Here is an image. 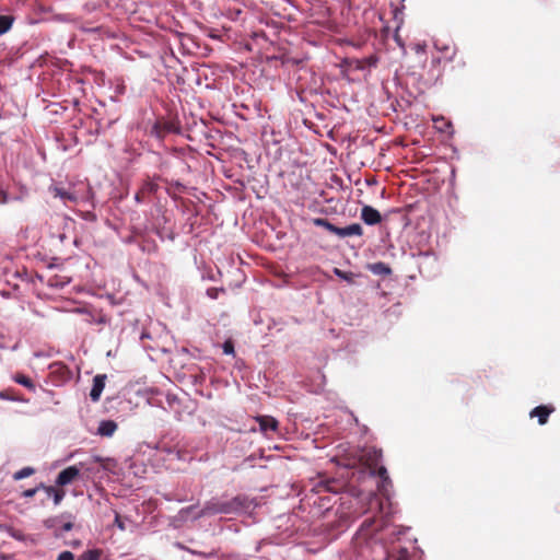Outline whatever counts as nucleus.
Masks as SVG:
<instances>
[{
	"label": "nucleus",
	"mask_w": 560,
	"mask_h": 560,
	"mask_svg": "<svg viewBox=\"0 0 560 560\" xmlns=\"http://www.w3.org/2000/svg\"><path fill=\"white\" fill-rule=\"evenodd\" d=\"M242 508L237 498L230 501L211 500L197 514V517L213 515V514H231L240 511Z\"/></svg>",
	"instance_id": "1"
},
{
	"label": "nucleus",
	"mask_w": 560,
	"mask_h": 560,
	"mask_svg": "<svg viewBox=\"0 0 560 560\" xmlns=\"http://www.w3.org/2000/svg\"><path fill=\"white\" fill-rule=\"evenodd\" d=\"M326 230L339 237H348L353 235L361 236L363 233L362 226L358 223L350 224L346 228H338L332 223H329V226H327Z\"/></svg>",
	"instance_id": "2"
},
{
	"label": "nucleus",
	"mask_w": 560,
	"mask_h": 560,
	"mask_svg": "<svg viewBox=\"0 0 560 560\" xmlns=\"http://www.w3.org/2000/svg\"><path fill=\"white\" fill-rule=\"evenodd\" d=\"M382 451L377 450L375 447L365 448L362 452L361 460L369 467V468H376L381 462H382Z\"/></svg>",
	"instance_id": "3"
},
{
	"label": "nucleus",
	"mask_w": 560,
	"mask_h": 560,
	"mask_svg": "<svg viewBox=\"0 0 560 560\" xmlns=\"http://www.w3.org/2000/svg\"><path fill=\"white\" fill-rule=\"evenodd\" d=\"M79 476L80 469L77 466H69L59 472L56 483L63 487L73 482Z\"/></svg>",
	"instance_id": "4"
},
{
	"label": "nucleus",
	"mask_w": 560,
	"mask_h": 560,
	"mask_svg": "<svg viewBox=\"0 0 560 560\" xmlns=\"http://www.w3.org/2000/svg\"><path fill=\"white\" fill-rule=\"evenodd\" d=\"M106 375L97 374L93 378V385L90 392V397L93 401H98L105 387Z\"/></svg>",
	"instance_id": "5"
},
{
	"label": "nucleus",
	"mask_w": 560,
	"mask_h": 560,
	"mask_svg": "<svg viewBox=\"0 0 560 560\" xmlns=\"http://www.w3.org/2000/svg\"><path fill=\"white\" fill-rule=\"evenodd\" d=\"M361 218L364 223L374 225L381 222L382 217L380 212L371 206H364L361 210Z\"/></svg>",
	"instance_id": "6"
},
{
	"label": "nucleus",
	"mask_w": 560,
	"mask_h": 560,
	"mask_svg": "<svg viewBox=\"0 0 560 560\" xmlns=\"http://www.w3.org/2000/svg\"><path fill=\"white\" fill-rule=\"evenodd\" d=\"M553 410H555L553 407L541 405V406L534 408L530 411L529 416L532 418L536 417L538 419V423L542 425V424L547 423L548 417L550 416L551 412H553Z\"/></svg>",
	"instance_id": "7"
},
{
	"label": "nucleus",
	"mask_w": 560,
	"mask_h": 560,
	"mask_svg": "<svg viewBox=\"0 0 560 560\" xmlns=\"http://www.w3.org/2000/svg\"><path fill=\"white\" fill-rule=\"evenodd\" d=\"M256 421L259 423L260 431L267 433L270 431H277L278 421L270 416H259L256 418Z\"/></svg>",
	"instance_id": "8"
},
{
	"label": "nucleus",
	"mask_w": 560,
	"mask_h": 560,
	"mask_svg": "<svg viewBox=\"0 0 560 560\" xmlns=\"http://www.w3.org/2000/svg\"><path fill=\"white\" fill-rule=\"evenodd\" d=\"M378 62V58L375 55H371L369 57L362 59H355L352 61L354 69L357 70H365L376 67Z\"/></svg>",
	"instance_id": "9"
},
{
	"label": "nucleus",
	"mask_w": 560,
	"mask_h": 560,
	"mask_svg": "<svg viewBox=\"0 0 560 560\" xmlns=\"http://www.w3.org/2000/svg\"><path fill=\"white\" fill-rule=\"evenodd\" d=\"M117 430V423L113 420H103L100 422L97 433L102 436H112Z\"/></svg>",
	"instance_id": "10"
},
{
	"label": "nucleus",
	"mask_w": 560,
	"mask_h": 560,
	"mask_svg": "<svg viewBox=\"0 0 560 560\" xmlns=\"http://www.w3.org/2000/svg\"><path fill=\"white\" fill-rule=\"evenodd\" d=\"M51 191H52L55 197H58V198H60L63 201H75L77 200V197H75L74 194H72V192H70L68 190H65L63 188L52 187Z\"/></svg>",
	"instance_id": "11"
},
{
	"label": "nucleus",
	"mask_w": 560,
	"mask_h": 560,
	"mask_svg": "<svg viewBox=\"0 0 560 560\" xmlns=\"http://www.w3.org/2000/svg\"><path fill=\"white\" fill-rule=\"evenodd\" d=\"M369 270L374 275L387 276L392 272L390 268L384 262H375L369 266Z\"/></svg>",
	"instance_id": "12"
},
{
	"label": "nucleus",
	"mask_w": 560,
	"mask_h": 560,
	"mask_svg": "<svg viewBox=\"0 0 560 560\" xmlns=\"http://www.w3.org/2000/svg\"><path fill=\"white\" fill-rule=\"evenodd\" d=\"M101 555H102L101 550L90 549V550H86L83 553H81L80 557L78 558V560H100Z\"/></svg>",
	"instance_id": "13"
},
{
	"label": "nucleus",
	"mask_w": 560,
	"mask_h": 560,
	"mask_svg": "<svg viewBox=\"0 0 560 560\" xmlns=\"http://www.w3.org/2000/svg\"><path fill=\"white\" fill-rule=\"evenodd\" d=\"M13 23V19L10 15H0V35L7 33Z\"/></svg>",
	"instance_id": "14"
},
{
	"label": "nucleus",
	"mask_w": 560,
	"mask_h": 560,
	"mask_svg": "<svg viewBox=\"0 0 560 560\" xmlns=\"http://www.w3.org/2000/svg\"><path fill=\"white\" fill-rule=\"evenodd\" d=\"M13 380L20 384V385H23L25 386L26 388L31 389V390H34L35 389V385L34 383L32 382V380L23 374H16Z\"/></svg>",
	"instance_id": "15"
},
{
	"label": "nucleus",
	"mask_w": 560,
	"mask_h": 560,
	"mask_svg": "<svg viewBox=\"0 0 560 560\" xmlns=\"http://www.w3.org/2000/svg\"><path fill=\"white\" fill-rule=\"evenodd\" d=\"M433 121L435 128L442 132H447L448 129L452 128V124L447 121L444 117L434 118Z\"/></svg>",
	"instance_id": "16"
},
{
	"label": "nucleus",
	"mask_w": 560,
	"mask_h": 560,
	"mask_svg": "<svg viewBox=\"0 0 560 560\" xmlns=\"http://www.w3.org/2000/svg\"><path fill=\"white\" fill-rule=\"evenodd\" d=\"M45 490H46V493L48 495H50V492H54V497L52 498H54V503L56 505H58L62 501V499L65 497V491L57 490L54 487H46Z\"/></svg>",
	"instance_id": "17"
},
{
	"label": "nucleus",
	"mask_w": 560,
	"mask_h": 560,
	"mask_svg": "<svg viewBox=\"0 0 560 560\" xmlns=\"http://www.w3.org/2000/svg\"><path fill=\"white\" fill-rule=\"evenodd\" d=\"M33 474H34V469L33 468L24 467L21 470L16 471L13 477H14L15 480H21V479L30 477Z\"/></svg>",
	"instance_id": "18"
},
{
	"label": "nucleus",
	"mask_w": 560,
	"mask_h": 560,
	"mask_svg": "<svg viewBox=\"0 0 560 560\" xmlns=\"http://www.w3.org/2000/svg\"><path fill=\"white\" fill-rule=\"evenodd\" d=\"M373 472L381 477L384 481L388 479L387 470L384 466L378 465L376 468H372Z\"/></svg>",
	"instance_id": "19"
},
{
	"label": "nucleus",
	"mask_w": 560,
	"mask_h": 560,
	"mask_svg": "<svg viewBox=\"0 0 560 560\" xmlns=\"http://www.w3.org/2000/svg\"><path fill=\"white\" fill-rule=\"evenodd\" d=\"M334 272H335V275L337 277H339V278H341V279H343L346 281H351L352 280V275L351 273H347V272H345V271H342L340 269H337V268L334 270Z\"/></svg>",
	"instance_id": "20"
},
{
	"label": "nucleus",
	"mask_w": 560,
	"mask_h": 560,
	"mask_svg": "<svg viewBox=\"0 0 560 560\" xmlns=\"http://www.w3.org/2000/svg\"><path fill=\"white\" fill-rule=\"evenodd\" d=\"M313 223L316 226H320V228L326 229L327 226H329L330 222L328 220H326V219L316 218V219L313 220Z\"/></svg>",
	"instance_id": "21"
},
{
	"label": "nucleus",
	"mask_w": 560,
	"mask_h": 560,
	"mask_svg": "<svg viewBox=\"0 0 560 560\" xmlns=\"http://www.w3.org/2000/svg\"><path fill=\"white\" fill-rule=\"evenodd\" d=\"M222 348L225 354H234V346L231 341H225Z\"/></svg>",
	"instance_id": "22"
},
{
	"label": "nucleus",
	"mask_w": 560,
	"mask_h": 560,
	"mask_svg": "<svg viewBox=\"0 0 560 560\" xmlns=\"http://www.w3.org/2000/svg\"><path fill=\"white\" fill-rule=\"evenodd\" d=\"M58 560H74L72 552L63 551L59 555Z\"/></svg>",
	"instance_id": "23"
},
{
	"label": "nucleus",
	"mask_w": 560,
	"mask_h": 560,
	"mask_svg": "<svg viewBox=\"0 0 560 560\" xmlns=\"http://www.w3.org/2000/svg\"><path fill=\"white\" fill-rule=\"evenodd\" d=\"M115 525L120 529V530H125L126 529V526H125V523L121 521L120 516L118 513H116L115 515Z\"/></svg>",
	"instance_id": "24"
},
{
	"label": "nucleus",
	"mask_w": 560,
	"mask_h": 560,
	"mask_svg": "<svg viewBox=\"0 0 560 560\" xmlns=\"http://www.w3.org/2000/svg\"><path fill=\"white\" fill-rule=\"evenodd\" d=\"M393 560H409L408 552L406 550H404L397 557H395Z\"/></svg>",
	"instance_id": "25"
},
{
	"label": "nucleus",
	"mask_w": 560,
	"mask_h": 560,
	"mask_svg": "<svg viewBox=\"0 0 560 560\" xmlns=\"http://www.w3.org/2000/svg\"><path fill=\"white\" fill-rule=\"evenodd\" d=\"M36 491H37V489H36V488H34V489H28V490H25V491H24L23 495H24L25 498H31V497H33V495L36 493Z\"/></svg>",
	"instance_id": "26"
},
{
	"label": "nucleus",
	"mask_w": 560,
	"mask_h": 560,
	"mask_svg": "<svg viewBox=\"0 0 560 560\" xmlns=\"http://www.w3.org/2000/svg\"><path fill=\"white\" fill-rule=\"evenodd\" d=\"M5 202H8V196L5 192L0 191V203H5Z\"/></svg>",
	"instance_id": "27"
},
{
	"label": "nucleus",
	"mask_w": 560,
	"mask_h": 560,
	"mask_svg": "<svg viewBox=\"0 0 560 560\" xmlns=\"http://www.w3.org/2000/svg\"><path fill=\"white\" fill-rule=\"evenodd\" d=\"M71 527H72V525H71L70 523H68V524H66V525L63 526V528H65L66 530L71 529Z\"/></svg>",
	"instance_id": "28"
},
{
	"label": "nucleus",
	"mask_w": 560,
	"mask_h": 560,
	"mask_svg": "<svg viewBox=\"0 0 560 560\" xmlns=\"http://www.w3.org/2000/svg\"><path fill=\"white\" fill-rule=\"evenodd\" d=\"M0 398H7L5 394L0 393Z\"/></svg>",
	"instance_id": "29"
}]
</instances>
